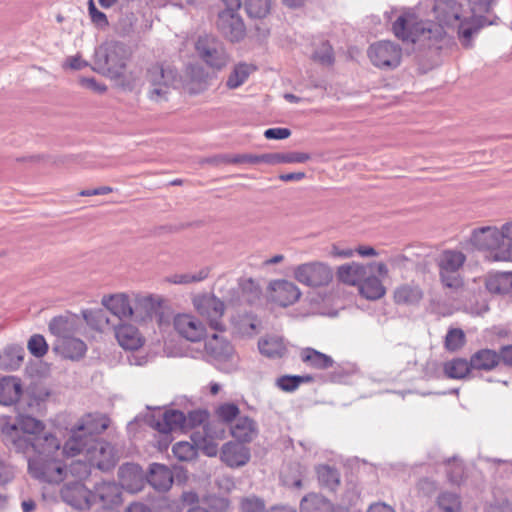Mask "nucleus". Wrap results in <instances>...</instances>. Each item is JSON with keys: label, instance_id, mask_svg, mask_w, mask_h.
Instances as JSON below:
<instances>
[{"label": "nucleus", "instance_id": "nucleus-1", "mask_svg": "<svg viewBox=\"0 0 512 512\" xmlns=\"http://www.w3.org/2000/svg\"><path fill=\"white\" fill-rule=\"evenodd\" d=\"M43 421L32 416L20 414L14 423L6 422L1 427V435L6 445L28 456V469L34 479L47 483H59L67 478L68 471L78 479L87 477L88 465L82 461L70 464L67 469L65 458L78 454L66 451L60 446L59 439L52 433H44Z\"/></svg>", "mask_w": 512, "mask_h": 512}, {"label": "nucleus", "instance_id": "nucleus-2", "mask_svg": "<svg viewBox=\"0 0 512 512\" xmlns=\"http://www.w3.org/2000/svg\"><path fill=\"white\" fill-rule=\"evenodd\" d=\"M83 325L77 315L58 316L51 319L48 329L56 337L54 351L64 359L80 360L85 357L87 345L76 336Z\"/></svg>", "mask_w": 512, "mask_h": 512}, {"label": "nucleus", "instance_id": "nucleus-3", "mask_svg": "<svg viewBox=\"0 0 512 512\" xmlns=\"http://www.w3.org/2000/svg\"><path fill=\"white\" fill-rule=\"evenodd\" d=\"M432 14L441 29H457L458 32H476L485 28L488 22L483 16H464L462 4L456 0H435Z\"/></svg>", "mask_w": 512, "mask_h": 512}, {"label": "nucleus", "instance_id": "nucleus-4", "mask_svg": "<svg viewBox=\"0 0 512 512\" xmlns=\"http://www.w3.org/2000/svg\"><path fill=\"white\" fill-rule=\"evenodd\" d=\"M469 242L473 248L486 253L487 258L493 261L512 262V245L505 242L500 227L474 228Z\"/></svg>", "mask_w": 512, "mask_h": 512}, {"label": "nucleus", "instance_id": "nucleus-5", "mask_svg": "<svg viewBox=\"0 0 512 512\" xmlns=\"http://www.w3.org/2000/svg\"><path fill=\"white\" fill-rule=\"evenodd\" d=\"M109 418L99 414H87L78 420L70 431L65 449L72 454L82 453L88 445L96 441L95 436L103 433L109 427Z\"/></svg>", "mask_w": 512, "mask_h": 512}, {"label": "nucleus", "instance_id": "nucleus-6", "mask_svg": "<svg viewBox=\"0 0 512 512\" xmlns=\"http://www.w3.org/2000/svg\"><path fill=\"white\" fill-rule=\"evenodd\" d=\"M145 77L148 83V99L162 102L168 99L170 91L175 88L178 72L172 64L164 60L147 68Z\"/></svg>", "mask_w": 512, "mask_h": 512}, {"label": "nucleus", "instance_id": "nucleus-7", "mask_svg": "<svg viewBox=\"0 0 512 512\" xmlns=\"http://www.w3.org/2000/svg\"><path fill=\"white\" fill-rule=\"evenodd\" d=\"M129 51L118 43H106L97 48L96 64L103 74L111 79H121L125 76V60Z\"/></svg>", "mask_w": 512, "mask_h": 512}, {"label": "nucleus", "instance_id": "nucleus-8", "mask_svg": "<svg viewBox=\"0 0 512 512\" xmlns=\"http://www.w3.org/2000/svg\"><path fill=\"white\" fill-rule=\"evenodd\" d=\"M293 276L298 283L318 289L331 284L334 272L329 264L315 260L297 265L293 270Z\"/></svg>", "mask_w": 512, "mask_h": 512}, {"label": "nucleus", "instance_id": "nucleus-9", "mask_svg": "<svg viewBox=\"0 0 512 512\" xmlns=\"http://www.w3.org/2000/svg\"><path fill=\"white\" fill-rule=\"evenodd\" d=\"M372 271H375L383 278H387L389 274V269L383 261H374L368 264H362L360 262L342 264L337 268L334 275H336L341 284L356 288L363 277Z\"/></svg>", "mask_w": 512, "mask_h": 512}, {"label": "nucleus", "instance_id": "nucleus-10", "mask_svg": "<svg viewBox=\"0 0 512 512\" xmlns=\"http://www.w3.org/2000/svg\"><path fill=\"white\" fill-rule=\"evenodd\" d=\"M368 57L377 69H397L403 59V50L395 43L387 40L375 42L368 49Z\"/></svg>", "mask_w": 512, "mask_h": 512}, {"label": "nucleus", "instance_id": "nucleus-11", "mask_svg": "<svg viewBox=\"0 0 512 512\" xmlns=\"http://www.w3.org/2000/svg\"><path fill=\"white\" fill-rule=\"evenodd\" d=\"M192 306L198 315L208 321L210 328L222 331L224 329L221 319L224 314V303L209 293L198 294L191 299Z\"/></svg>", "mask_w": 512, "mask_h": 512}, {"label": "nucleus", "instance_id": "nucleus-12", "mask_svg": "<svg viewBox=\"0 0 512 512\" xmlns=\"http://www.w3.org/2000/svg\"><path fill=\"white\" fill-rule=\"evenodd\" d=\"M225 438V428L218 421L208 422L202 427V431H195L191 434V439L197 448L204 451L209 457H214L218 453V445Z\"/></svg>", "mask_w": 512, "mask_h": 512}, {"label": "nucleus", "instance_id": "nucleus-13", "mask_svg": "<svg viewBox=\"0 0 512 512\" xmlns=\"http://www.w3.org/2000/svg\"><path fill=\"white\" fill-rule=\"evenodd\" d=\"M199 57L212 69H223L227 66L229 57L222 45L211 35L200 37L196 44Z\"/></svg>", "mask_w": 512, "mask_h": 512}, {"label": "nucleus", "instance_id": "nucleus-14", "mask_svg": "<svg viewBox=\"0 0 512 512\" xmlns=\"http://www.w3.org/2000/svg\"><path fill=\"white\" fill-rule=\"evenodd\" d=\"M163 305V298L153 294L133 293V317L135 322H145L153 318Z\"/></svg>", "mask_w": 512, "mask_h": 512}, {"label": "nucleus", "instance_id": "nucleus-15", "mask_svg": "<svg viewBox=\"0 0 512 512\" xmlns=\"http://www.w3.org/2000/svg\"><path fill=\"white\" fill-rule=\"evenodd\" d=\"M101 305L111 313L112 316L123 319L133 317V293L130 295L124 292L104 295L101 298Z\"/></svg>", "mask_w": 512, "mask_h": 512}, {"label": "nucleus", "instance_id": "nucleus-16", "mask_svg": "<svg viewBox=\"0 0 512 512\" xmlns=\"http://www.w3.org/2000/svg\"><path fill=\"white\" fill-rule=\"evenodd\" d=\"M174 328L180 337L191 342H198L205 338L206 327L191 314H178L174 318Z\"/></svg>", "mask_w": 512, "mask_h": 512}, {"label": "nucleus", "instance_id": "nucleus-17", "mask_svg": "<svg viewBox=\"0 0 512 512\" xmlns=\"http://www.w3.org/2000/svg\"><path fill=\"white\" fill-rule=\"evenodd\" d=\"M62 498L69 505L79 510L90 509L95 503V495L81 482L67 484L62 489Z\"/></svg>", "mask_w": 512, "mask_h": 512}, {"label": "nucleus", "instance_id": "nucleus-18", "mask_svg": "<svg viewBox=\"0 0 512 512\" xmlns=\"http://www.w3.org/2000/svg\"><path fill=\"white\" fill-rule=\"evenodd\" d=\"M270 292L272 301L281 307L295 304L301 296L297 285L285 279L273 281Z\"/></svg>", "mask_w": 512, "mask_h": 512}, {"label": "nucleus", "instance_id": "nucleus-19", "mask_svg": "<svg viewBox=\"0 0 512 512\" xmlns=\"http://www.w3.org/2000/svg\"><path fill=\"white\" fill-rule=\"evenodd\" d=\"M85 451L91 465L101 470H108L114 466L113 449L108 443L95 441L88 445Z\"/></svg>", "mask_w": 512, "mask_h": 512}, {"label": "nucleus", "instance_id": "nucleus-20", "mask_svg": "<svg viewBox=\"0 0 512 512\" xmlns=\"http://www.w3.org/2000/svg\"><path fill=\"white\" fill-rule=\"evenodd\" d=\"M423 299L422 288L414 281L399 284L393 291L394 303L398 306H417Z\"/></svg>", "mask_w": 512, "mask_h": 512}, {"label": "nucleus", "instance_id": "nucleus-21", "mask_svg": "<svg viewBox=\"0 0 512 512\" xmlns=\"http://www.w3.org/2000/svg\"><path fill=\"white\" fill-rule=\"evenodd\" d=\"M114 334L122 349L136 350L143 346L144 338L135 326L129 323H122L114 328Z\"/></svg>", "mask_w": 512, "mask_h": 512}, {"label": "nucleus", "instance_id": "nucleus-22", "mask_svg": "<svg viewBox=\"0 0 512 512\" xmlns=\"http://www.w3.org/2000/svg\"><path fill=\"white\" fill-rule=\"evenodd\" d=\"M23 386L21 378L4 376L0 378V404L11 406L21 399Z\"/></svg>", "mask_w": 512, "mask_h": 512}, {"label": "nucleus", "instance_id": "nucleus-23", "mask_svg": "<svg viewBox=\"0 0 512 512\" xmlns=\"http://www.w3.org/2000/svg\"><path fill=\"white\" fill-rule=\"evenodd\" d=\"M382 279L384 278L378 274L377 276L373 274H366V276L362 278L358 287H356L359 295L363 299L371 301L383 299L386 295V287L384 286Z\"/></svg>", "mask_w": 512, "mask_h": 512}, {"label": "nucleus", "instance_id": "nucleus-24", "mask_svg": "<svg viewBox=\"0 0 512 512\" xmlns=\"http://www.w3.org/2000/svg\"><path fill=\"white\" fill-rule=\"evenodd\" d=\"M221 459L231 468L241 467L249 462L250 449L233 442H228L222 447Z\"/></svg>", "mask_w": 512, "mask_h": 512}, {"label": "nucleus", "instance_id": "nucleus-25", "mask_svg": "<svg viewBox=\"0 0 512 512\" xmlns=\"http://www.w3.org/2000/svg\"><path fill=\"white\" fill-rule=\"evenodd\" d=\"M153 427L163 434L174 430L186 431V415L179 410H168L155 421Z\"/></svg>", "mask_w": 512, "mask_h": 512}, {"label": "nucleus", "instance_id": "nucleus-26", "mask_svg": "<svg viewBox=\"0 0 512 512\" xmlns=\"http://www.w3.org/2000/svg\"><path fill=\"white\" fill-rule=\"evenodd\" d=\"M300 512H342L326 497L310 493L300 501Z\"/></svg>", "mask_w": 512, "mask_h": 512}, {"label": "nucleus", "instance_id": "nucleus-27", "mask_svg": "<svg viewBox=\"0 0 512 512\" xmlns=\"http://www.w3.org/2000/svg\"><path fill=\"white\" fill-rule=\"evenodd\" d=\"M231 436L242 443L251 442L257 435V426L253 419L248 417L236 418L230 427Z\"/></svg>", "mask_w": 512, "mask_h": 512}, {"label": "nucleus", "instance_id": "nucleus-28", "mask_svg": "<svg viewBox=\"0 0 512 512\" xmlns=\"http://www.w3.org/2000/svg\"><path fill=\"white\" fill-rule=\"evenodd\" d=\"M466 261L463 252L454 249H446L441 252L437 259L439 272H459Z\"/></svg>", "mask_w": 512, "mask_h": 512}, {"label": "nucleus", "instance_id": "nucleus-29", "mask_svg": "<svg viewBox=\"0 0 512 512\" xmlns=\"http://www.w3.org/2000/svg\"><path fill=\"white\" fill-rule=\"evenodd\" d=\"M120 481L124 489L136 492L142 489L143 474L139 466L126 464L120 468Z\"/></svg>", "mask_w": 512, "mask_h": 512}, {"label": "nucleus", "instance_id": "nucleus-30", "mask_svg": "<svg viewBox=\"0 0 512 512\" xmlns=\"http://www.w3.org/2000/svg\"><path fill=\"white\" fill-rule=\"evenodd\" d=\"M216 27L221 32H243L245 29L242 17L233 9H225L218 14Z\"/></svg>", "mask_w": 512, "mask_h": 512}, {"label": "nucleus", "instance_id": "nucleus-31", "mask_svg": "<svg viewBox=\"0 0 512 512\" xmlns=\"http://www.w3.org/2000/svg\"><path fill=\"white\" fill-rule=\"evenodd\" d=\"M473 369L491 371L501 363V356L492 349L476 351L470 358Z\"/></svg>", "mask_w": 512, "mask_h": 512}, {"label": "nucleus", "instance_id": "nucleus-32", "mask_svg": "<svg viewBox=\"0 0 512 512\" xmlns=\"http://www.w3.org/2000/svg\"><path fill=\"white\" fill-rule=\"evenodd\" d=\"M95 501L99 499L104 508L118 505L121 502V492L117 484L112 482H102L97 487L95 492Z\"/></svg>", "mask_w": 512, "mask_h": 512}, {"label": "nucleus", "instance_id": "nucleus-33", "mask_svg": "<svg viewBox=\"0 0 512 512\" xmlns=\"http://www.w3.org/2000/svg\"><path fill=\"white\" fill-rule=\"evenodd\" d=\"M421 21L413 9H405L393 22V32H426L420 27Z\"/></svg>", "mask_w": 512, "mask_h": 512}, {"label": "nucleus", "instance_id": "nucleus-34", "mask_svg": "<svg viewBox=\"0 0 512 512\" xmlns=\"http://www.w3.org/2000/svg\"><path fill=\"white\" fill-rule=\"evenodd\" d=\"M300 359L311 369H330L333 366V359L315 348H303L299 353Z\"/></svg>", "mask_w": 512, "mask_h": 512}, {"label": "nucleus", "instance_id": "nucleus-35", "mask_svg": "<svg viewBox=\"0 0 512 512\" xmlns=\"http://www.w3.org/2000/svg\"><path fill=\"white\" fill-rule=\"evenodd\" d=\"M147 480L156 490L165 491L173 485V474L168 467L161 464H153Z\"/></svg>", "mask_w": 512, "mask_h": 512}, {"label": "nucleus", "instance_id": "nucleus-36", "mask_svg": "<svg viewBox=\"0 0 512 512\" xmlns=\"http://www.w3.org/2000/svg\"><path fill=\"white\" fill-rule=\"evenodd\" d=\"M474 369L470 360L453 358L443 364L444 375L449 379H464Z\"/></svg>", "mask_w": 512, "mask_h": 512}, {"label": "nucleus", "instance_id": "nucleus-37", "mask_svg": "<svg viewBox=\"0 0 512 512\" xmlns=\"http://www.w3.org/2000/svg\"><path fill=\"white\" fill-rule=\"evenodd\" d=\"M258 349L267 358H282L286 354V346L283 338L268 337L258 341Z\"/></svg>", "mask_w": 512, "mask_h": 512}, {"label": "nucleus", "instance_id": "nucleus-38", "mask_svg": "<svg viewBox=\"0 0 512 512\" xmlns=\"http://www.w3.org/2000/svg\"><path fill=\"white\" fill-rule=\"evenodd\" d=\"M24 359V351L20 346L12 345L0 353V369L14 370L20 368Z\"/></svg>", "mask_w": 512, "mask_h": 512}, {"label": "nucleus", "instance_id": "nucleus-39", "mask_svg": "<svg viewBox=\"0 0 512 512\" xmlns=\"http://www.w3.org/2000/svg\"><path fill=\"white\" fill-rule=\"evenodd\" d=\"M207 354L214 359H227L231 354L232 348L228 341L214 334L205 344Z\"/></svg>", "mask_w": 512, "mask_h": 512}, {"label": "nucleus", "instance_id": "nucleus-40", "mask_svg": "<svg viewBox=\"0 0 512 512\" xmlns=\"http://www.w3.org/2000/svg\"><path fill=\"white\" fill-rule=\"evenodd\" d=\"M256 70V67L248 63H239L232 69L227 80V87L230 89L239 88L244 82L249 79L251 74Z\"/></svg>", "mask_w": 512, "mask_h": 512}, {"label": "nucleus", "instance_id": "nucleus-41", "mask_svg": "<svg viewBox=\"0 0 512 512\" xmlns=\"http://www.w3.org/2000/svg\"><path fill=\"white\" fill-rule=\"evenodd\" d=\"M510 286L511 282L506 274H493L485 279V287L492 294H504Z\"/></svg>", "mask_w": 512, "mask_h": 512}, {"label": "nucleus", "instance_id": "nucleus-42", "mask_svg": "<svg viewBox=\"0 0 512 512\" xmlns=\"http://www.w3.org/2000/svg\"><path fill=\"white\" fill-rule=\"evenodd\" d=\"M317 476L321 485L328 489L337 488L340 484V474L337 469L328 465H321L317 468Z\"/></svg>", "mask_w": 512, "mask_h": 512}, {"label": "nucleus", "instance_id": "nucleus-43", "mask_svg": "<svg viewBox=\"0 0 512 512\" xmlns=\"http://www.w3.org/2000/svg\"><path fill=\"white\" fill-rule=\"evenodd\" d=\"M437 504L443 512H460L462 508L460 497L450 492L441 493L437 499Z\"/></svg>", "mask_w": 512, "mask_h": 512}, {"label": "nucleus", "instance_id": "nucleus-44", "mask_svg": "<svg viewBox=\"0 0 512 512\" xmlns=\"http://www.w3.org/2000/svg\"><path fill=\"white\" fill-rule=\"evenodd\" d=\"M239 414V407L233 403H223L214 410V415H216L219 420L218 422L222 423V425L236 420Z\"/></svg>", "mask_w": 512, "mask_h": 512}, {"label": "nucleus", "instance_id": "nucleus-45", "mask_svg": "<svg viewBox=\"0 0 512 512\" xmlns=\"http://www.w3.org/2000/svg\"><path fill=\"white\" fill-rule=\"evenodd\" d=\"M465 344V334L461 328H450L444 338V348L454 352L461 349Z\"/></svg>", "mask_w": 512, "mask_h": 512}, {"label": "nucleus", "instance_id": "nucleus-46", "mask_svg": "<svg viewBox=\"0 0 512 512\" xmlns=\"http://www.w3.org/2000/svg\"><path fill=\"white\" fill-rule=\"evenodd\" d=\"M245 9L250 17L263 18L270 11V0H245Z\"/></svg>", "mask_w": 512, "mask_h": 512}, {"label": "nucleus", "instance_id": "nucleus-47", "mask_svg": "<svg viewBox=\"0 0 512 512\" xmlns=\"http://www.w3.org/2000/svg\"><path fill=\"white\" fill-rule=\"evenodd\" d=\"M196 444L187 441H179L173 447V454L180 461H190L197 457Z\"/></svg>", "mask_w": 512, "mask_h": 512}, {"label": "nucleus", "instance_id": "nucleus-48", "mask_svg": "<svg viewBox=\"0 0 512 512\" xmlns=\"http://www.w3.org/2000/svg\"><path fill=\"white\" fill-rule=\"evenodd\" d=\"M209 275L208 268H202L197 274H176L167 278V281L172 284H189L192 282H199L207 279Z\"/></svg>", "mask_w": 512, "mask_h": 512}, {"label": "nucleus", "instance_id": "nucleus-49", "mask_svg": "<svg viewBox=\"0 0 512 512\" xmlns=\"http://www.w3.org/2000/svg\"><path fill=\"white\" fill-rule=\"evenodd\" d=\"M468 2L471 10V15L469 17H485L488 20V22H486V26L494 23L490 16L484 15L489 12L493 0H468Z\"/></svg>", "mask_w": 512, "mask_h": 512}, {"label": "nucleus", "instance_id": "nucleus-50", "mask_svg": "<svg viewBox=\"0 0 512 512\" xmlns=\"http://www.w3.org/2000/svg\"><path fill=\"white\" fill-rule=\"evenodd\" d=\"M28 349L34 357L42 358L48 351V345L42 335L34 334L28 341Z\"/></svg>", "mask_w": 512, "mask_h": 512}, {"label": "nucleus", "instance_id": "nucleus-51", "mask_svg": "<svg viewBox=\"0 0 512 512\" xmlns=\"http://www.w3.org/2000/svg\"><path fill=\"white\" fill-rule=\"evenodd\" d=\"M440 281L443 287L458 291L463 288L464 281L459 272H439Z\"/></svg>", "mask_w": 512, "mask_h": 512}, {"label": "nucleus", "instance_id": "nucleus-52", "mask_svg": "<svg viewBox=\"0 0 512 512\" xmlns=\"http://www.w3.org/2000/svg\"><path fill=\"white\" fill-rule=\"evenodd\" d=\"M311 380L312 378L310 376H283L282 378H278L277 385L284 391H294L303 382H309Z\"/></svg>", "mask_w": 512, "mask_h": 512}, {"label": "nucleus", "instance_id": "nucleus-53", "mask_svg": "<svg viewBox=\"0 0 512 512\" xmlns=\"http://www.w3.org/2000/svg\"><path fill=\"white\" fill-rule=\"evenodd\" d=\"M265 503L262 498L246 497L240 501V512H264Z\"/></svg>", "mask_w": 512, "mask_h": 512}, {"label": "nucleus", "instance_id": "nucleus-54", "mask_svg": "<svg viewBox=\"0 0 512 512\" xmlns=\"http://www.w3.org/2000/svg\"><path fill=\"white\" fill-rule=\"evenodd\" d=\"M208 420V413L205 410H195L186 416V431L196 429Z\"/></svg>", "mask_w": 512, "mask_h": 512}, {"label": "nucleus", "instance_id": "nucleus-55", "mask_svg": "<svg viewBox=\"0 0 512 512\" xmlns=\"http://www.w3.org/2000/svg\"><path fill=\"white\" fill-rule=\"evenodd\" d=\"M88 12L91 21L96 25L97 28L103 29L108 25L106 15L96 8L93 0H89L88 2Z\"/></svg>", "mask_w": 512, "mask_h": 512}, {"label": "nucleus", "instance_id": "nucleus-56", "mask_svg": "<svg viewBox=\"0 0 512 512\" xmlns=\"http://www.w3.org/2000/svg\"><path fill=\"white\" fill-rule=\"evenodd\" d=\"M312 59L320 62L322 65H331L333 63L332 48L328 43H322L319 50H317Z\"/></svg>", "mask_w": 512, "mask_h": 512}, {"label": "nucleus", "instance_id": "nucleus-57", "mask_svg": "<svg viewBox=\"0 0 512 512\" xmlns=\"http://www.w3.org/2000/svg\"><path fill=\"white\" fill-rule=\"evenodd\" d=\"M13 479V467L0 457V487L8 485Z\"/></svg>", "mask_w": 512, "mask_h": 512}, {"label": "nucleus", "instance_id": "nucleus-58", "mask_svg": "<svg viewBox=\"0 0 512 512\" xmlns=\"http://www.w3.org/2000/svg\"><path fill=\"white\" fill-rule=\"evenodd\" d=\"M281 163H305L310 155L304 152L280 153Z\"/></svg>", "mask_w": 512, "mask_h": 512}, {"label": "nucleus", "instance_id": "nucleus-59", "mask_svg": "<svg viewBox=\"0 0 512 512\" xmlns=\"http://www.w3.org/2000/svg\"><path fill=\"white\" fill-rule=\"evenodd\" d=\"M208 506L212 512H229L230 502L226 498L211 497L208 499Z\"/></svg>", "mask_w": 512, "mask_h": 512}, {"label": "nucleus", "instance_id": "nucleus-60", "mask_svg": "<svg viewBox=\"0 0 512 512\" xmlns=\"http://www.w3.org/2000/svg\"><path fill=\"white\" fill-rule=\"evenodd\" d=\"M79 83L82 87L88 88L98 94H102L107 91V86L98 83L95 78H81Z\"/></svg>", "mask_w": 512, "mask_h": 512}, {"label": "nucleus", "instance_id": "nucleus-61", "mask_svg": "<svg viewBox=\"0 0 512 512\" xmlns=\"http://www.w3.org/2000/svg\"><path fill=\"white\" fill-rule=\"evenodd\" d=\"M329 255L332 258L350 259L354 255V250L352 248H341L339 245L333 244Z\"/></svg>", "mask_w": 512, "mask_h": 512}, {"label": "nucleus", "instance_id": "nucleus-62", "mask_svg": "<svg viewBox=\"0 0 512 512\" xmlns=\"http://www.w3.org/2000/svg\"><path fill=\"white\" fill-rule=\"evenodd\" d=\"M290 136L288 128H268L264 132L267 139H287Z\"/></svg>", "mask_w": 512, "mask_h": 512}, {"label": "nucleus", "instance_id": "nucleus-63", "mask_svg": "<svg viewBox=\"0 0 512 512\" xmlns=\"http://www.w3.org/2000/svg\"><path fill=\"white\" fill-rule=\"evenodd\" d=\"M88 63L79 56L66 58L63 69L80 70L87 67Z\"/></svg>", "mask_w": 512, "mask_h": 512}, {"label": "nucleus", "instance_id": "nucleus-64", "mask_svg": "<svg viewBox=\"0 0 512 512\" xmlns=\"http://www.w3.org/2000/svg\"><path fill=\"white\" fill-rule=\"evenodd\" d=\"M265 163L270 165L280 164L281 159L279 158V153H268L257 155L256 164Z\"/></svg>", "mask_w": 512, "mask_h": 512}]
</instances>
